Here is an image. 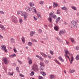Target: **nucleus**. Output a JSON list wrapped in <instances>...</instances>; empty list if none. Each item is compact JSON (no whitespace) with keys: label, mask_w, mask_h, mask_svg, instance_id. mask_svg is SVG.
<instances>
[{"label":"nucleus","mask_w":79,"mask_h":79,"mask_svg":"<svg viewBox=\"0 0 79 79\" xmlns=\"http://www.w3.org/2000/svg\"><path fill=\"white\" fill-rule=\"evenodd\" d=\"M64 56H65V59H66L67 58L69 59V57L66 54H64Z\"/></svg>","instance_id":"nucleus-37"},{"label":"nucleus","mask_w":79,"mask_h":79,"mask_svg":"<svg viewBox=\"0 0 79 79\" xmlns=\"http://www.w3.org/2000/svg\"><path fill=\"white\" fill-rule=\"evenodd\" d=\"M44 27L45 28H48V27L47 25H44Z\"/></svg>","instance_id":"nucleus-61"},{"label":"nucleus","mask_w":79,"mask_h":79,"mask_svg":"<svg viewBox=\"0 0 79 79\" xmlns=\"http://www.w3.org/2000/svg\"><path fill=\"white\" fill-rule=\"evenodd\" d=\"M76 49L77 50H79V47L78 46H76Z\"/></svg>","instance_id":"nucleus-54"},{"label":"nucleus","mask_w":79,"mask_h":79,"mask_svg":"<svg viewBox=\"0 0 79 79\" xmlns=\"http://www.w3.org/2000/svg\"><path fill=\"white\" fill-rule=\"evenodd\" d=\"M42 32V30L41 29H39V31H38V32L40 33H41V32Z\"/></svg>","instance_id":"nucleus-56"},{"label":"nucleus","mask_w":79,"mask_h":79,"mask_svg":"<svg viewBox=\"0 0 79 79\" xmlns=\"http://www.w3.org/2000/svg\"><path fill=\"white\" fill-rule=\"evenodd\" d=\"M28 60H29L28 61V63L29 64H31L32 63V60L31 59H30V58H28Z\"/></svg>","instance_id":"nucleus-19"},{"label":"nucleus","mask_w":79,"mask_h":79,"mask_svg":"<svg viewBox=\"0 0 79 79\" xmlns=\"http://www.w3.org/2000/svg\"><path fill=\"white\" fill-rule=\"evenodd\" d=\"M61 9H62V10H64L65 11H67L68 10V8L65 6L61 7Z\"/></svg>","instance_id":"nucleus-17"},{"label":"nucleus","mask_w":79,"mask_h":79,"mask_svg":"<svg viewBox=\"0 0 79 79\" xmlns=\"http://www.w3.org/2000/svg\"><path fill=\"white\" fill-rule=\"evenodd\" d=\"M76 59L78 60H79V54H77L76 57Z\"/></svg>","instance_id":"nucleus-31"},{"label":"nucleus","mask_w":79,"mask_h":79,"mask_svg":"<svg viewBox=\"0 0 79 79\" xmlns=\"http://www.w3.org/2000/svg\"><path fill=\"white\" fill-rule=\"evenodd\" d=\"M54 29L56 31H58L59 28L57 26H55L54 27Z\"/></svg>","instance_id":"nucleus-23"},{"label":"nucleus","mask_w":79,"mask_h":79,"mask_svg":"<svg viewBox=\"0 0 79 79\" xmlns=\"http://www.w3.org/2000/svg\"><path fill=\"white\" fill-rule=\"evenodd\" d=\"M40 73L43 76H45L46 75V73L44 72H41Z\"/></svg>","instance_id":"nucleus-24"},{"label":"nucleus","mask_w":79,"mask_h":79,"mask_svg":"<svg viewBox=\"0 0 79 79\" xmlns=\"http://www.w3.org/2000/svg\"><path fill=\"white\" fill-rule=\"evenodd\" d=\"M36 57H37L39 58L40 57V56L38 55H36Z\"/></svg>","instance_id":"nucleus-60"},{"label":"nucleus","mask_w":79,"mask_h":79,"mask_svg":"<svg viewBox=\"0 0 79 79\" xmlns=\"http://www.w3.org/2000/svg\"><path fill=\"white\" fill-rule=\"evenodd\" d=\"M57 40H58V41H59V42H60V43L61 42V40L59 38V37H57L56 38Z\"/></svg>","instance_id":"nucleus-35"},{"label":"nucleus","mask_w":79,"mask_h":79,"mask_svg":"<svg viewBox=\"0 0 79 79\" xmlns=\"http://www.w3.org/2000/svg\"><path fill=\"white\" fill-rule=\"evenodd\" d=\"M72 23L74 28H77V27L78 23L76 21H72Z\"/></svg>","instance_id":"nucleus-4"},{"label":"nucleus","mask_w":79,"mask_h":79,"mask_svg":"<svg viewBox=\"0 0 79 79\" xmlns=\"http://www.w3.org/2000/svg\"><path fill=\"white\" fill-rule=\"evenodd\" d=\"M19 22L20 23H23V20L21 18L19 19Z\"/></svg>","instance_id":"nucleus-32"},{"label":"nucleus","mask_w":79,"mask_h":79,"mask_svg":"<svg viewBox=\"0 0 79 79\" xmlns=\"http://www.w3.org/2000/svg\"><path fill=\"white\" fill-rule=\"evenodd\" d=\"M40 71H43L44 70V68L41 66L40 67Z\"/></svg>","instance_id":"nucleus-39"},{"label":"nucleus","mask_w":79,"mask_h":79,"mask_svg":"<svg viewBox=\"0 0 79 79\" xmlns=\"http://www.w3.org/2000/svg\"><path fill=\"white\" fill-rule=\"evenodd\" d=\"M31 9L29 6H27L25 8V10L27 12H29L31 11Z\"/></svg>","instance_id":"nucleus-7"},{"label":"nucleus","mask_w":79,"mask_h":79,"mask_svg":"<svg viewBox=\"0 0 79 79\" xmlns=\"http://www.w3.org/2000/svg\"><path fill=\"white\" fill-rule=\"evenodd\" d=\"M21 40L23 43L24 44L25 43V38L23 37H22Z\"/></svg>","instance_id":"nucleus-21"},{"label":"nucleus","mask_w":79,"mask_h":79,"mask_svg":"<svg viewBox=\"0 0 79 79\" xmlns=\"http://www.w3.org/2000/svg\"><path fill=\"white\" fill-rule=\"evenodd\" d=\"M57 17V16L56 15H53L52 16V18L54 19H56Z\"/></svg>","instance_id":"nucleus-33"},{"label":"nucleus","mask_w":79,"mask_h":79,"mask_svg":"<svg viewBox=\"0 0 79 79\" xmlns=\"http://www.w3.org/2000/svg\"><path fill=\"white\" fill-rule=\"evenodd\" d=\"M28 46H31L33 44L31 42H28L27 43Z\"/></svg>","instance_id":"nucleus-27"},{"label":"nucleus","mask_w":79,"mask_h":79,"mask_svg":"<svg viewBox=\"0 0 79 79\" xmlns=\"http://www.w3.org/2000/svg\"><path fill=\"white\" fill-rule=\"evenodd\" d=\"M55 14H56L55 12L53 11L50 13L49 15L50 17H51V16H52V15H55Z\"/></svg>","instance_id":"nucleus-13"},{"label":"nucleus","mask_w":79,"mask_h":79,"mask_svg":"<svg viewBox=\"0 0 79 79\" xmlns=\"http://www.w3.org/2000/svg\"><path fill=\"white\" fill-rule=\"evenodd\" d=\"M10 73H10L9 72V73H8V74H7V75H8V76L10 75Z\"/></svg>","instance_id":"nucleus-64"},{"label":"nucleus","mask_w":79,"mask_h":79,"mask_svg":"<svg viewBox=\"0 0 79 79\" xmlns=\"http://www.w3.org/2000/svg\"><path fill=\"white\" fill-rule=\"evenodd\" d=\"M0 13L2 14H4V12L3 11H0Z\"/></svg>","instance_id":"nucleus-58"},{"label":"nucleus","mask_w":79,"mask_h":79,"mask_svg":"<svg viewBox=\"0 0 79 79\" xmlns=\"http://www.w3.org/2000/svg\"><path fill=\"white\" fill-rule=\"evenodd\" d=\"M54 61L57 64H58L59 65H60L61 64L60 63V62H59V61L56 59H55L54 60Z\"/></svg>","instance_id":"nucleus-22"},{"label":"nucleus","mask_w":79,"mask_h":79,"mask_svg":"<svg viewBox=\"0 0 79 79\" xmlns=\"http://www.w3.org/2000/svg\"><path fill=\"white\" fill-rule=\"evenodd\" d=\"M14 52H15V53H16V52H17V50H16L15 49H14Z\"/></svg>","instance_id":"nucleus-59"},{"label":"nucleus","mask_w":79,"mask_h":79,"mask_svg":"<svg viewBox=\"0 0 79 79\" xmlns=\"http://www.w3.org/2000/svg\"><path fill=\"white\" fill-rule=\"evenodd\" d=\"M36 15H37V16L38 17V18L39 19L41 20V17L40 15V13L39 12H38L37 14H36Z\"/></svg>","instance_id":"nucleus-9"},{"label":"nucleus","mask_w":79,"mask_h":79,"mask_svg":"<svg viewBox=\"0 0 79 79\" xmlns=\"http://www.w3.org/2000/svg\"><path fill=\"white\" fill-rule=\"evenodd\" d=\"M71 61H70V64H72L73 60H74V57H73V56L71 57Z\"/></svg>","instance_id":"nucleus-20"},{"label":"nucleus","mask_w":79,"mask_h":79,"mask_svg":"<svg viewBox=\"0 0 79 79\" xmlns=\"http://www.w3.org/2000/svg\"><path fill=\"white\" fill-rule=\"evenodd\" d=\"M50 79H55L56 78V76L55 75H51L50 76Z\"/></svg>","instance_id":"nucleus-16"},{"label":"nucleus","mask_w":79,"mask_h":79,"mask_svg":"<svg viewBox=\"0 0 79 79\" xmlns=\"http://www.w3.org/2000/svg\"><path fill=\"white\" fill-rule=\"evenodd\" d=\"M44 62L46 64H48V63H49V61L47 60H45L44 61Z\"/></svg>","instance_id":"nucleus-46"},{"label":"nucleus","mask_w":79,"mask_h":79,"mask_svg":"<svg viewBox=\"0 0 79 79\" xmlns=\"http://www.w3.org/2000/svg\"><path fill=\"white\" fill-rule=\"evenodd\" d=\"M29 5L31 7H32L34 6V4L32 2H30L29 3Z\"/></svg>","instance_id":"nucleus-29"},{"label":"nucleus","mask_w":79,"mask_h":79,"mask_svg":"<svg viewBox=\"0 0 79 79\" xmlns=\"http://www.w3.org/2000/svg\"><path fill=\"white\" fill-rule=\"evenodd\" d=\"M11 55H12V57H14L15 56H16V54H12Z\"/></svg>","instance_id":"nucleus-55"},{"label":"nucleus","mask_w":79,"mask_h":79,"mask_svg":"<svg viewBox=\"0 0 79 79\" xmlns=\"http://www.w3.org/2000/svg\"><path fill=\"white\" fill-rule=\"evenodd\" d=\"M11 21L14 23H17L18 22V20L17 18L14 16H12V19Z\"/></svg>","instance_id":"nucleus-5"},{"label":"nucleus","mask_w":79,"mask_h":79,"mask_svg":"<svg viewBox=\"0 0 79 79\" xmlns=\"http://www.w3.org/2000/svg\"><path fill=\"white\" fill-rule=\"evenodd\" d=\"M1 28V29H2V30H3V31H6L5 28V27H4V26H3Z\"/></svg>","instance_id":"nucleus-48"},{"label":"nucleus","mask_w":79,"mask_h":79,"mask_svg":"<svg viewBox=\"0 0 79 79\" xmlns=\"http://www.w3.org/2000/svg\"><path fill=\"white\" fill-rule=\"evenodd\" d=\"M48 58L49 59H51L52 58V57L51 56V55H48Z\"/></svg>","instance_id":"nucleus-51"},{"label":"nucleus","mask_w":79,"mask_h":79,"mask_svg":"<svg viewBox=\"0 0 79 79\" xmlns=\"http://www.w3.org/2000/svg\"><path fill=\"white\" fill-rule=\"evenodd\" d=\"M35 34V32L33 31H31L30 32V35L31 37L33 36V35Z\"/></svg>","instance_id":"nucleus-11"},{"label":"nucleus","mask_w":79,"mask_h":79,"mask_svg":"<svg viewBox=\"0 0 79 79\" xmlns=\"http://www.w3.org/2000/svg\"><path fill=\"white\" fill-rule=\"evenodd\" d=\"M4 26L3 25H1V24H0V28H1L2 27H3Z\"/></svg>","instance_id":"nucleus-63"},{"label":"nucleus","mask_w":79,"mask_h":79,"mask_svg":"<svg viewBox=\"0 0 79 79\" xmlns=\"http://www.w3.org/2000/svg\"><path fill=\"white\" fill-rule=\"evenodd\" d=\"M3 69L5 71V72L6 73L7 72V68L6 67H4Z\"/></svg>","instance_id":"nucleus-45"},{"label":"nucleus","mask_w":79,"mask_h":79,"mask_svg":"<svg viewBox=\"0 0 79 79\" xmlns=\"http://www.w3.org/2000/svg\"><path fill=\"white\" fill-rule=\"evenodd\" d=\"M40 66H41L43 67H44V64L43 62H40Z\"/></svg>","instance_id":"nucleus-26"},{"label":"nucleus","mask_w":79,"mask_h":79,"mask_svg":"<svg viewBox=\"0 0 79 79\" xmlns=\"http://www.w3.org/2000/svg\"><path fill=\"white\" fill-rule=\"evenodd\" d=\"M19 76L22 77H24V76L22 74H20V73L19 74Z\"/></svg>","instance_id":"nucleus-53"},{"label":"nucleus","mask_w":79,"mask_h":79,"mask_svg":"<svg viewBox=\"0 0 79 79\" xmlns=\"http://www.w3.org/2000/svg\"><path fill=\"white\" fill-rule=\"evenodd\" d=\"M66 42V44L67 45H69V41H67L66 40H65Z\"/></svg>","instance_id":"nucleus-50"},{"label":"nucleus","mask_w":79,"mask_h":79,"mask_svg":"<svg viewBox=\"0 0 79 79\" xmlns=\"http://www.w3.org/2000/svg\"><path fill=\"white\" fill-rule=\"evenodd\" d=\"M18 62L20 64H23V62L22 61H20L19 60H18Z\"/></svg>","instance_id":"nucleus-44"},{"label":"nucleus","mask_w":79,"mask_h":79,"mask_svg":"<svg viewBox=\"0 0 79 79\" xmlns=\"http://www.w3.org/2000/svg\"><path fill=\"white\" fill-rule=\"evenodd\" d=\"M32 69L35 72H38L39 70L38 65L35 64H33L32 66Z\"/></svg>","instance_id":"nucleus-1"},{"label":"nucleus","mask_w":79,"mask_h":79,"mask_svg":"<svg viewBox=\"0 0 79 79\" xmlns=\"http://www.w3.org/2000/svg\"><path fill=\"white\" fill-rule=\"evenodd\" d=\"M39 3L40 4L42 5L44 3V2L43 1H41Z\"/></svg>","instance_id":"nucleus-40"},{"label":"nucleus","mask_w":79,"mask_h":79,"mask_svg":"<svg viewBox=\"0 0 79 79\" xmlns=\"http://www.w3.org/2000/svg\"><path fill=\"white\" fill-rule=\"evenodd\" d=\"M71 8H72V9H73V10H77V8L76 7H75L74 6H72L71 7Z\"/></svg>","instance_id":"nucleus-25"},{"label":"nucleus","mask_w":79,"mask_h":79,"mask_svg":"<svg viewBox=\"0 0 79 79\" xmlns=\"http://www.w3.org/2000/svg\"><path fill=\"white\" fill-rule=\"evenodd\" d=\"M21 15L22 16H24V18L25 20H27V19H26L27 18V16H29V14L27 13L26 12H23V13H22Z\"/></svg>","instance_id":"nucleus-2"},{"label":"nucleus","mask_w":79,"mask_h":79,"mask_svg":"<svg viewBox=\"0 0 79 79\" xmlns=\"http://www.w3.org/2000/svg\"><path fill=\"white\" fill-rule=\"evenodd\" d=\"M65 33V31L64 30L60 31L59 32V35H61V34H64Z\"/></svg>","instance_id":"nucleus-8"},{"label":"nucleus","mask_w":79,"mask_h":79,"mask_svg":"<svg viewBox=\"0 0 79 79\" xmlns=\"http://www.w3.org/2000/svg\"><path fill=\"white\" fill-rule=\"evenodd\" d=\"M61 18L60 17H57L56 19V23H57L60 20Z\"/></svg>","instance_id":"nucleus-12"},{"label":"nucleus","mask_w":79,"mask_h":79,"mask_svg":"<svg viewBox=\"0 0 79 79\" xmlns=\"http://www.w3.org/2000/svg\"><path fill=\"white\" fill-rule=\"evenodd\" d=\"M48 20L50 22H51L52 19L51 17H49V18H48Z\"/></svg>","instance_id":"nucleus-47"},{"label":"nucleus","mask_w":79,"mask_h":79,"mask_svg":"<svg viewBox=\"0 0 79 79\" xmlns=\"http://www.w3.org/2000/svg\"><path fill=\"white\" fill-rule=\"evenodd\" d=\"M62 59V58L61 57V56H60L59 57V59L60 60H61Z\"/></svg>","instance_id":"nucleus-62"},{"label":"nucleus","mask_w":79,"mask_h":79,"mask_svg":"<svg viewBox=\"0 0 79 79\" xmlns=\"http://www.w3.org/2000/svg\"><path fill=\"white\" fill-rule=\"evenodd\" d=\"M39 59L41 61H43L44 60V59L41 56L39 58Z\"/></svg>","instance_id":"nucleus-43"},{"label":"nucleus","mask_w":79,"mask_h":79,"mask_svg":"<svg viewBox=\"0 0 79 79\" xmlns=\"http://www.w3.org/2000/svg\"><path fill=\"white\" fill-rule=\"evenodd\" d=\"M22 13V11H18L17 12V15H19V14H20Z\"/></svg>","instance_id":"nucleus-36"},{"label":"nucleus","mask_w":79,"mask_h":79,"mask_svg":"<svg viewBox=\"0 0 79 79\" xmlns=\"http://www.w3.org/2000/svg\"><path fill=\"white\" fill-rule=\"evenodd\" d=\"M60 61L62 62H64V60L63 59H62L60 60Z\"/></svg>","instance_id":"nucleus-57"},{"label":"nucleus","mask_w":79,"mask_h":79,"mask_svg":"<svg viewBox=\"0 0 79 79\" xmlns=\"http://www.w3.org/2000/svg\"><path fill=\"white\" fill-rule=\"evenodd\" d=\"M65 55H67L68 54H69V51H65Z\"/></svg>","instance_id":"nucleus-38"},{"label":"nucleus","mask_w":79,"mask_h":79,"mask_svg":"<svg viewBox=\"0 0 79 79\" xmlns=\"http://www.w3.org/2000/svg\"><path fill=\"white\" fill-rule=\"evenodd\" d=\"M16 70L18 73H20V71L19 70V67H16Z\"/></svg>","instance_id":"nucleus-49"},{"label":"nucleus","mask_w":79,"mask_h":79,"mask_svg":"<svg viewBox=\"0 0 79 79\" xmlns=\"http://www.w3.org/2000/svg\"><path fill=\"white\" fill-rule=\"evenodd\" d=\"M40 54H41L42 56L44 58H47L48 56L46 54H45L44 53L42 52H40Z\"/></svg>","instance_id":"nucleus-10"},{"label":"nucleus","mask_w":79,"mask_h":79,"mask_svg":"<svg viewBox=\"0 0 79 79\" xmlns=\"http://www.w3.org/2000/svg\"><path fill=\"white\" fill-rule=\"evenodd\" d=\"M58 5V4L57 3H53V7L55 8L57 7Z\"/></svg>","instance_id":"nucleus-14"},{"label":"nucleus","mask_w":79,"mask_h":79,"mask_svg":"<svg viewBox=\"0 0 79 79\" xmlns=\"http://www.w3.org/2000/svg\"><path fill=\"white\" fill-rule=\"evenodd\" d=\"M31 10H32V11L35 12V13L37 12V11L36 8L34 7H33L31 8Z\"/></svg>","instance_id":"nucleus-15"},{"label":"nucleus","mask_w":79,"mask_h":79,"mask_svg":"<svg viewBox=\"0 0 79 79\" xmlns=\"http://www.w3.org/2000/svg\"><path fill=\"white\" fill-rule=\"evenodd\" d=\"M2 61L4 62L5 64H8L9 63V61L6 57H3L2 60Z\"/></svg>","instance_id":"nucleus-3"},{"label":"nucleus","mask_w":79,"mask_h":79,"mask_svg":"<svg viewBox=\"0 0 79 79\" xmlns=\"http://www.w3.org/2000/svg\"><path fill=\"white\" fill-rule=\"evenodd\" d=\"M34 72L33 71H32L31 72V73L30 74V75L31 76H33L34 75Z\"/></svg>","instance_id":"nucleus-34"},{"label":"nucleus","mask_w":79,"mask_h":79,"mask_svg":"<svg viewBox=\"0 0 79 79\" xmlns=\"http://www.w3.org/2000/svg\"><path fill=\"white\" fill-rule=\"evenodd\" d=\"M38 78L39 79H43V77L40 76H39L38 77Z\"/></svg>","instance_id":"nucleus-52"},{"label":"nucleus","mask_w":79,"mask_h":79,"mask_svg":"<svg viewBox=\"0 0 79 79\" xmlns=\"http://www.w3.org/2000/svg\"><path fill=\"white\" fill-rule=\"evenodd\" d=\"M10 42L12 43H14L15 42L14 39L13 38H11L10 39Z\"/></svg>","instance_id":"nucleus-30"},{"label":"nucleus","mask_w":79,"mask_h":79,"mask_svg":"<svg viewBox=\"0 0 79 79\" xmlns=\"http://www.w3.org/2000/svg\"><path fill=\"white\" fill-rule=\"evenodd\" d=\"M75 71L74 69H70L69 70V72L71 73H75Z\"/></svg>","instance_id":"nucleus-18"},{"label":"nucleus","mask_w":79,"mask_h":79,"mask_svg":"<svg viewBox=\"0 0 79 79\" xmlns=\"http://www.w3.org/2000/svg\"><path fill=\"white\" fill-rule=\"evenodd\" d=\"M50 53L52 55H53L54 54V52L50 50Z\"/></svg>","instance_id":"nucleus-42"},{"label":"nucleus","mask_w":79,"mask_h":79,"mask_svg":"<svg viewBox=\"0 0 79 79\" xmlns=\"http://www.w3.org/2000/svg\"><path fill=\"white\" fill-rule=\"evenodd\" d=\"M70 39L71 40L72 42L73 43L74 42V39H73V38H70Z\"/></svg>","instance_id":"nucleus-41"},{"label":"nucleus","mask_w":79,"mask_h":79,"mask_svg":"<svg viewBox=\"0 0 79 79\" xmlns=\"http://www.w3.org/2000/svg\"><path fill=\"white\" fill-rule=\"evenodd\" d=\"M33 18L34 19L35 21H36L37 20L38 18L36 16H35L33 17Z\"/></svg>","instance_id":"nucleus-28"},{"label":"nucleus","mask_w":79,"mask_h":79,"mask_svg":"<svg viewBox=\"0 0 79 79\" xmlns=\"http://www.w3.org/2000/svg\"><path fill=\"white\" fill-rule=\"evenodd\" d=\"M1 49L2 50H4L5 52H7L8 51L6 48V46L5 45H2L1 46Z\"/></svg>","instance_id":"nucleus-6"}]
</instances>
